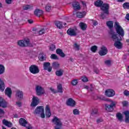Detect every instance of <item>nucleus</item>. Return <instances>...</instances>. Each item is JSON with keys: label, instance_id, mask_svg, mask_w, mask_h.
I'll return each mask as SVG.
<instances>
[{"label": "nucleus", "instance_id": "f257e3e1", "mask_svg": "<svg viewBox=\"0 0 129 129\" xmlns=\"http://www.w3.org/2000/svg\"><path fill=\"white\" fill-rule=\"evenodd\" d=\"M115 29L117 34L112 30L109 32L111 35V39L115 43L114 46L117 49H121L122 48V43L120 42L123 36H124V30L122 29L118 22H115L114 25Z\"/></svg>", "mask_w": 129, "mask_h": 129}, {"label": "nucleus", "instance_id": "f03ea898", "mask_svg": "<svg viewBox=\"0 0 129 129\" xmlns=\"http://www.w3.org/2000/svg\"><path fill=\"white\" fill-rule=\"evenodd\" d=\"M102 99V100H104L105 101H109L110 102H111V104L110 105L106 104L105 105V106L106 110H107V111H108L109 112H111V111L113 110V107H115L116 105V102L109 99H106L104 98V97H103Z\"/></svg>", "mask_w": 129, "mask_h": 129}, {"label": "nucleus", "instance_id": "7ed1b4c3", "mask_svg": "<svg viewBox=\"0 0 129 129\" xmlns=\"http://www.w3.org/2000/svg\"><path fill=\"white\" fill-rule=\"evenodd\" d=\"M29 71L32 74H38L40 72V69L38 66L33 64L29 67Z\"/></svg>", "mask_w": 129, "mask_h": 129}, {"label": "nucleus", "instance_id": "20e7f679", "mask_svg": "<svg viewBox=\"0 0 129 129\" xmlns=\"http://www.w3.org/2000/svg\"><path fill=\"white\" fill-rule=\"evenodd\" d=\"M35 91L37 95L38 96H41V95L45 94V90L41 86L37 85L35 87Z\"/></svg>", "mask_w": 129, "mask_h": 129}, {"label": "nucleus", "instance_id": "39448f33", "mask_svg": "<svg viewBox=\"0 0 129 129\" xmlns=\"http://www.w3.org/2000/svg\"><path fill=\"white\" fill-rule=\"evenodd\" d=\"M52 122H54V124L56 125L55 127V129H61L62 122H61L60 119L58 118L57 117H54L52 119Z\"/></svg>", "mask_w": 129, "mask_h": 129}, {"label": "nucleus", "instance_id": "423d86ee", "mask_svg": "<svg viewBox=\"0 0 129 129\" xmlns=\"http://www.w3.org/2000/svg\"><path fill=\"white\" fill-rule=\"evenodd\" d=\"M18 45L20 47H28L30 45V40L29 39L19 40L18 42Z\"/></svg>", "mask_w": 129, "mask_h": 129}, {"label": "nucleus", "instance_id": "0eeeda50", "mask_svg": "<svg viewBox=\"0 0 129 129\" xmlns=\"http://www.w3.org/2000/svg\"><path fill=\"white\" fill-rule=\"evenodd\" d=\"M101 10L106 15H109V4L104 3L101 6Z\"/></svg>", "mask_w": 129, "mask_h": 129}, {"label": "nucleus", "instance_id": "6e6552de", "mask_svg": "<svg viewBox=\"0 0 129 129\" xmlns=\"http://www.w3.org/2000/svg\"><path fill=\"white\" fill-rule=\"evenodd\" d=\"M15 96L18 100H22L24 98V93L23 91L18 90L16 91Z\"/></svg>", "mask_w": 129, "mask_h": 129}, {"label": "nucleus", "instance_id": "1a4fd4ad", "mask_svg": "<svg viewBox=\"0 0 129 129\" xmlns=\"http://www.w3.org/2000/svg\"><path fill=\"white\" fill-rule=\"evenodd\" d=\"M105 94L108 97H112L115 95V92L112 89H108L105 91Z\"/></svg>", "mask_w": 129, "mask_h": 129}, {"label": "nucleus", "instance_id": "9d476101", "mask_svg": "<svg viewBox=\"0 0 129 129\" xmlns=\"http://www.w3.org/2000/svg\"><path fill=\"white\" fill-rule=\"evenodd\" d=\"M44 70H46L48 72H51L52 71V67H51V63L49 62H45L43 63Z\"/></svg>", "mask_w": 129, "mask_h": 129}, {"label": "nucleus", "instance_id": "9b49d317", "mask_svg": "<svg viewBox=\"0 0 129 129\" xmlns=\"http://www.w3.org/2000/svg\"><path fill=\"white\" fill-rule=\"evenodd\" d=\"M67 105L68 106H71L72 107H74L76 105V102L73 100V99L70 98H69L66 102Z\"/></svg>", "mask_w": 129, "mask_h": 129}, {"label": "nucleus", "instance_id": "f8f14e48", "mask_svg": "<svg viewBox=\"0 0 129 129\" xmlns=\"http://www.w3.org/2000/svg\"><path fill=\"white\" fill-rule=\"evenodd\" d=\"M107 48L105 46H102L99 51L100 56H105L107 54Z\"/></svg>", "mask_w": 129, "mask_h": 129}, {"label": "nucleus", "instance_id": "ddd939ff", "mask_svg": "<svg viewBox=\"0 0 129 129\" xmlns=\"http://www.w3.org/2000/svg\"><path fill=\"white\" fill-rule=\"evenodd\" d=\"M39 98L37 97L33 96L32 98V102L31 104V106L32 107H35L37 106V104H39Z\"/></svg>", "mask_w": 129, "mask_h": 129}, {"label": "nucleus", "instance_id": "4468645a", "mask_svg": "<svg viewBox=\"0 0 129 129\" xmlns=\"http://www.w3.org/2000/svg\"><path fill=\"white\" fill-rule=\"evenodd\" d=\"M44 111V107L42 106H38L35 109V110L34 112V114H40L41 112Z\"/></svg>", "mask_w": 129, "mask_h": 129}, {"label": "nucleus", "instance_id": "2eb2a0df", "mask_svg": "<svg viewBox=\"0 0 129 129\" xmlns=\"http://www.w3.org/2000/svg\"><path fill=\"white\" fill-rule=\"evenodd\" d=\"M67 33L68 35H69L71 37H73V36H76L77 35L76 31H75V30L72 28L69 29L67 30Z\"/></svg>", "mask_w": 129, "mask_h": 129}, {"label": "nucleus", "instance_id": "dca6fc26", "mask_svg": "<svg viewBox=\"0 0 129 129\" xmlns=\"http://www.w3.org/2000/svg\"><path fill=\"white\" fill-rule=\"evenodd\" d=\"M51 110L49 105H46L45 107V115L46 117H50L51 116Z\"/></svg>", "mask_w": 129, "mask_h": 129}, {"label": "nucleus", "instance_id": "f3484780", "mask_svg": "<svg viewBox=\"0 0 129 129\" xmlns=\"http://www.w3.org/2000/svg\"><path fill=\"white\" fill-rule=\"evenodd\" d=\"M19 123L22 126H27L29 124L28 121L23 118H21L19 119Z\"/></svg>", "mask_w": 129, "mask_h": 129}, {"label": "nucleus", "instance_id": "a211bd4d", "mask_svg": "<svg viewBox=\"0 0 129 129\" xmlns=\"http://www.w3.org/2000/svg\"><path fill=\"white\" fill-rule=\"evenodd\" d=\"M8 103L2 97H0V106L5 108L7 105Z\"/></svg>", "mask_w": 129, "mask_h": 129}, {"label": "nucleus", "instance_id": "6ab92c4d", "mask_svg": "<svg viewBox=\"0 0 129 129\" xmlns=\"http://www.w3.org/2000/svg\"><path fill=\"white\" fill-rule=\"evenodd\" d=\"M73 7L75 11H78L80 10V4L78 2H74L73 3Z\"/></svg>", "mask_w": 129, "mask_h": 129}, {"label": "nucleus", "instance_id": "aec40b11", "mask_svg": "<svg viewBox=\"0 0 129 129\" xmlns=\"http://www.w3.org/2000/svg\"><path fill=\"white\" fill-rule=\"evenodd\" d=\"M34 14L37 17H41L43 14V11L40 9H36L34 12Z\"/></svg>", "mask_w": 129, "mask_h": 129}, {"label": "nucleus", "instance_id": "412c9836", "mask_svg": "<svg viewBox=\"0 0 129 129\" xmlns=\"http://www.w3.org/2000/svg\"><path fill=\"white\" fill-rule=\"evenodd\" d=\"M12 89L10 88H7L5 90V94L8 97H9V98H11V97H12Z\"/></svg>", "mask_w": 129, "mask_h": 129}, {"label": "nucleus", "instance_id": "4be33fe9", "mask_svg": "<svg viewBox=\"0 0 129 129\" xmlns=\"http://www.w3.org/2000/svg\"><path fill=\"white\" fill-rule=\"evenodd\" d=\"M125 115V121L126 123H129V111H125L123 112Z\"/></svg>", "mask_w": 129, "mask_h": 129}, {"label": "nucleus", "instance_id": "5701e85b", "mask_svg": "<svg viewBox=\"0 0 129 129\" xmlns=\"http://www.w3.org/2000/svg\"><path fill=\"white\" fill-rule=\"evenodd\" d=\"M106 25H107V27H108L110 29L109 33H110V31H112V32H113L112 29H112V28H113V22H112L111 21H109L106 22Z\"/></svg>", "mask_w": 129, "mask_h": 129}, {"label": "nucleus", "instance_id": "b1692460", "mask_svg": "<svg viewBox=\"0 0 129 129\" xmlns=\"http://www.w3.org/2000/svg\"><path fill=\"white\" fill-rule=\"evenodd\" d=\"M3 123L4 124V125H6V126H8V127H12V122L6 120L4 119L3 120Z\"/></svg>", "mask_w": 129, "mask_h": 129}, {"label": "nucleus", "instance_id": "393cba45", "mask_svg": "<svg viewBox=\"0 0 129 129\" xmlns=\"http://www.w3.org/2000/svg\"><path fill=\"white\" fill-rule=\"evenodd\" d=\"M86 15V12H78L77 13V18H79L80 19H81V18H84V17H85Z\"/></svg>", "mask_w": 129, "mask_h": 129}, {"label": "nucleus", "instance_id": "a878e982", "mask_svg": "<svg viewBox=\"0 0 129 129\" xmlns=\"http://www.w3.org/2000/svg\"><path fill=\"white\" fill-rule=\"evenodd\" d=\"M56 53L60 56V57H65V54L63 53L62 49L58 48L56 50Z\"/></svg>", "mask_w": 129, "mask_h": 129}, {"label": "nucleus", "instance_id": "bb28decb", "mask_svg": "<svg viewBox=\"0 0 129 129\" xmlns=\"http://www.w3.org/2000/svg\"><path fill=\"white\" fill-rule=\"evenodd\" d=\"M5 90V82L0 78V91L3 92Z\"/></svg>", "mask_w": 129, "mask_h": 129}, {"label": "nucleus", "instance_id": "cd10ccee", "mask_svg": "<svg viewBox=\"0 0 129 129\" xmlns=\"http://www.w3.org/2000/svg\"><path fill=\"white\" fill-rule=\"evenodd\" d=\"M38 58L40 61H45L47 57L46 56V55H45L44 53H41L39 54Z\"/></svg>", "mask_w": 129, "mask_h": 129}, {"label": "nucleus", "instance_id": "c85d7f7f", "mask_svg": "<svg viewBox=\"0 0 129 129\" xmlns=\"http://www.w3.org/2000/svg\"><path fill=\"white\" fill-rule=\"evenodd\" d=\"M79 26L83 31H85V30H86V28H87V25H86V24L83 22L80 23Z\"/></svg>", "mask_w": 129, "mask_h": 129}, {"label": "nucleus", "instance_id": "c756f323", "mask_svg": "<svg viewBox=\"0 0 129 129\" xmlns=\"http://www.w3.org/2000/svg\"><path fill=\"white\" fill-rule=\"evenodd\" d=\"M55 25L58 29H62L63 28V23L60 21H56Z\"/></svg>", "mask_w": 129, "mask_h": 129}, {"label": "nucleus", "instance_id": "7c9ffc66", "mask_svg": "<svg viewBox=\"0 0 129 129\" xmlns=\"http://www.w3.org/2000/svg\"><path fill=\"white\" fill-rule=\"evenodd\" d=\"M102 5H103V2L101 0H98L95 3V6L96 7L101 8Z\"/></svg>", "mask_w": 129, "mask_h": 129}, {"label": "nucleus", "instance_id": "2f4dec72", "mask_svg": "<svg viewBox=\"0 0 129 129\" xmlns=\"http://www.w3.org/2000/svg\"><path fill=\"white\" fill-rule=\"evenodd\" d=\"M33 32H34L35 33V34H37V33H38L39 35H43V34H45V29H44L40 30L39 32L37 31V29H33Z\"/></svg>", "mask_w": 129, "mask_h": 129}, {"label": "nucleus", "instance_id": "473e14b6", "mask_svg": "<svg viewBox=\"0 0 129 129\" xmlns=\"http://www.w3.org/2000/svg\"><path fill=\"white\" fill-rule=\"evenodd\" d=\"M64 73V71L63 70H59L56 71L55 74L56 76H58L59 77L62 76L63 75V73Z\"/></svg>", "mask_w": 129, "mask_h": 129}, {"label": "nucleus", "instance_id": "72a5a7b5", "mask_svg": "<svg viewBox=\"0 0 129 129\" xmlns=\"http://www.w3.org/2000/svg\"><path fill=\"white\" fill-rule=\"evenodd\" d=\"M52 66L53 69H58L60 66V64L57 62H54L52 63Z\"/></svg>", "mask_w": 129, "mask_h": 129}, {"label": "nucleus", "instance_id": "f704fd0d", "mask_svg": "<svg viewBox=\"0 0 129 129\" xmlns=\"http://www.w3.org/2000/svg\"><path fill=\"white\" fill-rule=\"evenodd\" d=\"M116 118L119 120V121H122V114L120 113H117L116 114Z\"/></svg>", "mask_w": 129, "mask_h": 129}, {"label": "nucleus", "instance_id": "c9c22d12", "mask_svg": "<svg viewBox=\"0 0 129 129\" xmlns=\"http://www.w3.org/2000/svg\"><path fill=\"white\" fill-rule=\"evenodd\" d=\"M5 66H3L2 64H0V75L2 74H4L5 73Z\"/></svg>", "mask_w": 129, "mask_h": 129}, {"label": "nucleus", "instance_id": "e433bc0d", "mask_svg": "<svg viewBox=\"0 0 129 129\" xmlns=\"http://www.w3.org/2000/svg\"><path fill=\"white\" fill-rule=\"evenodd\" d=\"M57 91L58 92H59V93H63V88H62V85L59 84L57 86Z\"/></svg>", "mask_w": 129, "mask_h": 129}, {"label": "nucleus", "instance_id": "4c0bfd02", "mask_svg": "<svg viewBox=\"0 0 129 129\" xmlns=\"http://www.w3.org/2000/svg\"><path fill=\"white\" fill-rule=\"evenodd\" d=\"M91 114L92 115H96V114H98V109L97 108H94Z\"/></svg>", "mask_w": 129, "mask_h": 129}, {"label": "nucleus", "instance_id": "58836bf2", "mask_svg": "<svg viewBox=\"0 0 129 129\" xmlns=\"http://www.w3.org/2000/svg\"><path fill=\"white\" fill-rule=\"evenodd\" d=\"M71 83L73 85V86H76V85H77V84H78V80L75 79L73 80Z\"/></svg>", "mask_w": 129, "mask_h": 129}, {"label": "nucleus", "instance_id": "ea45409f", "mask_svg": "<svg viewBox=\"0 0 129 129\" xmlns=\"http://www.w3.org/2000/svg\"><path fill=\"white\" fill-rule=\"evenodd\" d=\"M51 5L50 4H47L45 6V10L46 12H50L51 11Z\"/></svg>", "mask_w": 129, "mask_h": 129}, {"label": "nucleus", "instance_id": "a19ab883", "mask_svg": "<svg viewBox=\"0 0 129 129\" xmlns=\"http://www.w3.org/2000/svg\"><path fill=\"white\" fill-rule=\"evenodd\" d=\"M91 50L92 51V52L95 53V52H96V51L97 50V46L95 45L92 46L91 48Z\"/></svg>", "mask_w": 129, "mask_h": 129}, {"label": "nucleus", "instance_id": "79ce46f5", "mask_svg": "<svg viewBox=\"0 0 129 129\" xmlns=\"http://www.w3.org/2000/svg\"><path fill=\"white\" fill-rule=\"evenodd\" d=\"M49 50L50 51H54L56 50V46L54 44H51L49 46Z\"/></svg>", "mask_w": 129, "mask_h": 129}, {"label": "nucleus", "instance_id": "37998d69", "mask_svg": "<svg viewBox=\"0 0 129 129\" xmlns=\"http://www.w3.org/2000/svg\"><path fill=\"white\" fill-rule=\"evenodd\" d=\"M123 8L127 10L129 9V3H125L123 4Z\"/></svg>", "mask_w": 129, "mask_h": 129}, {"label": "nucleus", "instance_id": "c03bdc74", "mask_svg": "<svg viewBox=\"0 0 129 129\" xmlns=\"http://www.w3.org/2000/svg\"><path fill=\"white\" fill-rule=\"evenodd\" d=\"M74 48L75 49V50L78 51L80 49V45H78L77 43H75Z\"/></svg>", "mask_w": 129, "mask_h": 129}, {"label": "nucleus", "instance_id": "a18cd8bd", "mask_svg": "<svg viewBox=\"0 0 129 129\" xmlns=\"http://www.w3.org/2000/svg\"><path fill=\"white\" fill-rule=\"evenodd\" d=\"M51 59H53V60H57L58 59V56L55 54H52L50 56Z\"/></svg>", "mask_w": 129, "mask_h": 129}, {"label": "nucleus", "instance_id": "49530a36", "mask_svg": "<svg viewBox=\"0 0 129 129\" xmlns=\"http://www.w3.org/2000/svg\"><path fill=\"white\" fill-rule=\"evenodd\" d=\"M81 79L82 81H83V82H87V81H88V79L86 76L82 77Z\"/></svg>", "mask_w": 129, "mask_h": 129}, {"label": "nucleus", "instance_id": "de8ad7c7", "mask_svg": "<svg viewBox=\"0 0 129 129\" xmlns=\"http://www.w3.org/2000/svg\"><path fill=\"white\" fill-rule=\"evenodd\" d=\"M31 8L32 7H31V6L27 5L23 7V10H25V11H28V10H30Z\"/></svg>", "mask_w": 129, "mask_h": 129}, {"label": "nucleus", "instance_id": "09e8293b", "mask_svg": "<svg viewBox=\"0 0 129 129\" xmlns=\"http://www.w3.org/2000/svg\"><path fill=\"white\" fill-rule=\"evenodd\" d=\"M105 64L107 65V66H110L111 64V61L109 60H107L105 61Z\"/></svg>", "mask_w": 129, "mask_h": 129}, {"label": "nucleus", "instance_id": "8fccbe9b", "mask_svg": "<svg viewBox=\"0 0 129 129\" xmlns=\"http://www.w3.org/2000/svg\"><path fill=\"white\" fill-rule=\"evenodd\" d=\"M74 114L77 115L79 114V110L77 109H75L73 111Z\"/></svg>", "mask_w": 129, "mask_h": 129}, {"label": "nucleus", "instance_id": "3c124183", "mask_svg": "<svg viewBox=\"0 0 129 129\" xmlns=\"http://www.w3.org/2000/svg\"><path fill=\"white\" fill-rule=\"evenodd\" d=\"M5 115V111L4 110L0 109V117H2Z\"/></svg>", "mask_w": 129, "mask_h": 129}, {"label": "nucleus", "instance_id": "603ef678", "mask_svg": "<svg viewBox=\"0 0 129 129\" xmlns=\"http://www.w3.org/2000/svg\"><path fill=\"white\" fill-rule=\"evenodd\" d=\"M123 94L125 96H129V91L127 90H125L123 91Z\"/></svg>", "mask_w": 129, "mask_h": 129}, {"label": "nucleus", "instance_id": "864d4df0", "mask_svg": "<svg viewBox=\"0 0 129 129\" xmlns=\"http://www.w3.org/2000/svg\"><path fill=\"white\" fill-rule=\"evenodd\" d=\"M107 16H108V15H106V14L104 13L101 14V16L102 18V19H105Z\"/></svg>", "mask_w": 129, "mask_h": 129}, {"label": "nucleus", "instance_id": "5fc2aeb1", "mask_svg": "<svg viewBox=\"0 0 129 129\" xmlns=\"http://www.w3.org/2000/svg\"><path fill=\"white\" fill-rule=\"evenodd\" d=\"M16 105L19 107H21L22 106V102L20 101L16 102Z\"/></svg>", "mask_w": 129, "mask_h": 129}, {"label": "nucleus", "instance_id": "6e6d98bb", "mask_svg": "<svg viewBox=\"0 0 129 129\" xmlns=\"http://www.w3.org/2000/svg\"><path fill=\"white\" fill-rule=\"evenodd\" d=\"M39 114H40V116L42 118H45V113L44 112V110L42 112L40 113Z\"/></svg>", "mask_w": 129, "mask_h": 129}, {"label": "nucleus", "instance_id": "4d7b16f0", "mask_svg": "<svg viewBox=\"0 0 129 129\" xmlns=\"http://www.w3.org/2000/svg\"><path fill=\"white\" fill-rule=\"evenodd\" d=\"M50 90L51 91L52 93H57V91H56L53 88H50Z\"/></svg>", "mask_w": 129, "mask_h": 129}, {"label": "nucleus", "instance_id": "13d9d810", "mask_svg": "<svg viewBox=\"0 0 129 129\" xmlns=\"http://www.w3.org/2000/svg\"><path fill=\"white\" fill-rule=\"evenodd\" d=\"M123 106H126L128 104V103L126 101H123L122 102Z\"/></svg>", "mask_w": 129, "mask_h": 129}, {"label": "nucleus", "instance_id": "bf43d9fd", "mask_svg": "<svg viewBox=\"0 0 129 129\" xmlns=\"http://www.w3.org/2000/svg\"><path fill=\"white\" fill-rule=\"evenodd\" d=\"M12 2H13V0H6V4H8V5H11Z\"/></svg>", "mask_w": 129, "mask_h": 129}, {"label": "nucleus", "instance_id": "052dcab7", "mask_svg": "<svg viewBox=\"0 0 129 129\" xmlns=\"http://www.w3.org/2000/svg\"><path fill=\"white\" fill-rule=\"evenodd\" d=\"M103 121V119L102 118H99L97 120V122L98 123H99V122H102Z\"/></svg>", "mask_w": 129, "mask_h": 129}, {"label": "nucleus", "instance_id": "680f3d73", "mask_svg": "<svg viewBox=\"0 0 129 129\" xmlns=\"http://www.w3.org/2000/svg\"><path fill=\"white\" fill-rule=\"evenodd\" d=\"M93 25L94 26H97V25H98V23L97 22V21H93Z\"/></svg>", "mask_w": 129, "mask_h": 129}, {"label": "nucleus", "instance_id": "e2e57ef3", "mask_svg": "<svg viewBox=\"0 0 129 129\" xmlns=\"http://www.w3.org/2000/svg\"><path fill=\"white\" fill-rule=\"evenodd\" d=\"M125 19L126 20H127V21H129V14H126Z\"/></svg>", "mask_w": 129, "mask_h": 129}, {"label": "nucleus", "instance_id": "0e129e2a", "mask_svg": "<svg viewBox=\"0 0 129 129\" xmlns=\"http://www.w3.org/2000/svg\"><path fill=\"white\" fill-rule=\"evenodd\" d=\"M90 91H93V88H92V87H93V85H90Z\"/></svg>", "mask_w": 129, "mask_h": 129}, {"label": "nucleus", "instance_id": "69168bd1", "mask_svg": "<svg viewBox=\"0 0 129 129\" xmlns=\"http://www.w3.org/2000/svg\"><path fill=\"white\" fill-rule=\"evenodd\" d=\"M27 129H32V128L31 127V125H27L26 126Z\"/></svg>", "mask_w": 129, "mask_h": 129}, {"label": "nucleus", "instance_id": "338daca9", "mask_svg": "<svg viewBox=\"0 0 129 129\" xmlns=\"http://www.w3.org/2000/svg\"><path fill=\"white\" fill-rule=\"evenodd\" d=\"M28 23L29 24H33V20H28Z\"/></svg>", "mask_w": 129, "mask_h": 129}, {"label": "nucleus", "instance_id": "774afa93", "mask_svg": "<svg viewBox=\"0 0 129 129\" xmlns=\"http://www.w3.org/2000/svg\"><path fill=\"white\" fill-rule=\"evenodd\" d=\"M14 117H15L16 118H18V117H19V115H18V114H15L14 115Z\"/></svg>", "mask_w": 129, "mask_h": 129}]
</instances>
